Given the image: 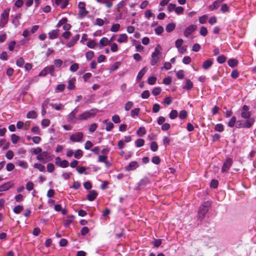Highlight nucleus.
Wrapping results in <instances>:
<instances>
[{
    "label": "nucleus",
    "instance_id": "nucleus-1",
    "mask_svg": "<svg viewBox=\"0 0 256 256\" xmlns=\"http://www.w3.org/2000/svg\"><path fill=\"white\" fill-rule=\"evenodd\" d=\"M98 112V110L96 108L84 111L78 116V120L83 121L94 118Z\"/></svg>",
    "mask_w": 256,
    "mask_h": 256
},
{
    "label": "nucleus",
    "instance_id": "nucleus-2",
    "mask_svg": "<svg viewBox=\"0 0 256 256\" xmlns=\"http://www.w3.org/2000/svg\"><path fill=\"white\" fill-rule=\"evenodd\" d=\"M211 205L208 202L203 203L199 208L198 212V218L200 220H202L208 212Z\"/></svg>",
    "mask_w": 256,
    "mask_h": 256
},
{
    "label": "nucleus",
    "instance_id": "nucleus-3",
    "mask_svg": "<svg viewBox=\"0 0 256 256\" xmlns=\"http://www.w3.org/2000/svg\"><path fill=\"white\" fill-rule=\"evenodd\" d=\"M161 50L162 48L160 46L158 45L156 47L154 52L152 54L150 64L152 66L155 65L158 61L160 57L162 56Z\"/></svg>",
    "mask_w": 256,
    "mask_h": 256
},
{
    "label": "nucleus",
    "instance_id": "nucleus-4",
    "mask_svg": "<svg viewBox=\"0 0 256 256\" xmlns=\"http://www.w3.org/2000/svg\"><path fill=\"white\" fill-rule=\"evenodd\" d=\"M10 8L4 10L0 15V26L3 28L8 23L9 18Z\"/></svg>",
    "mask_w": 256,
    "mask_h": 256
},
{
    "label": "nucleus",
    "instance_id": "nucleus-5",
    "mask_svg": "<svg viewBox=\"0 0 256 256\" xmlns=\"http://www.w3.org/2000/svg\"><path fill=\"white\" fill-rule=\"evenodd\" d=\"M254 119H249L248 120H246L244 122H242L241 121L238 120L236 122V126L237 128H249L254 124Z\"/></svg>",
    "mask_w": 256,
    "mask_h": 256
},
{
    "label": "nucleus",
    "instance_id": "nucleus-6",
    "mask_svg": "<svg viewBox=\"0 0 256 256\" xmlns=\"http://www.w3.org/2000/svg\"><path fill=\"white\" fill-rule=\"evenodd\" d=\"M250 108L246 105H244L241 110V116L242 118L248 120L249 119H254L250 118L251 112H250Z\"/></svg>",
    "mask_w": 256,
    "mask_h": 256
},
{
    "label": "nucleus",
    "instance_id": "nucleus-7",
    "mask_svg": "<svg viewBox=\"0 0 256 256\" xmlns=\"http://www.w3.org/2000/svg\"><path fill=\"white\" fill-rule=\"evenodd\" d=\"M78 107H76L72 112H70L67 116V120L68 122L71 124H74L76 120H78V117H76V114L78 112Z\"/></svg>",
    "mask_w": 256,
    "mask_h": 256
},
{
    "label": "nucleus",
    "instance_id": "nucleus-8",
    "mask_svg": "<svg viewBox=\"0 0 256 256\" xmlns=\"http://www.w3.org/2000/svg\"><path fill=\"white\" fill-rule=\"evenodd\" d=\"M83 138V134L81 132H77L72 134L70 140L72 142H80Z\"/></svg>",
    "mask_w": 256,
    "mask_h": 256
},
{
    "label": "nucleus",
    "instance_id": "nucleus-9",
    "mask_svg": "<svg viewBox=\"0 0 256 256\" xmlns=\"http://www.w3.org/2000/svg\"><path fill=\"white\" fill-rule=\"evenodd\" d=\"M232 164V160L230 158H227L224 163L222 168V172H227L231 167Z\"/></svg>",
    "mask_w": 256,
    "mask_h": 256
},
{
    "label": "nucleus",
    "instance_id": "nucleus-10",
    "mask_svg": "<svg viewBox=\"0 0 256 256\" xmlns=\"http://www.w3.org/2000/svg\"><path fill=\"white\" fill-rule=\"evenodd\" d=\"M55 164L56 165L62 168H66L68 166V162L67 160H62L61 158L58 156L55 159Z\"/></svg>",
    "mask_w": 256,
    "mask_h": 256
},
{
    "label": "nucleus",
    "instance_id": "nucleus-11",
    "mask_svg": "<svg viewBox=\"0 0 256 256\" xmlns=\"http://www.w3.org/2000/svg\"><path fill=\"white\" fill-rule=\"evenodd\" d=\"M139 166L138 162L136 161H132L129 163V164L125 166L124 169L127 172L134 170Z\"/></svg>",
    "mask_w": 256,
    "mask_h": 256
},
{
    "label": "nucleus",
    "instance_id": "nucleus-12",
    "mask_svg": "<svg viewBox=\"0 0 256 256\" xmlns=\"http://www.w3.org/2000/svg\"><path fill=\"white\" fill-rule=\"evenodd\" d=\"M197 26L195 24L190 25L184 31V36L188 37L196 30Z\"/></svg>",
    "mask_w": 256,
    "mask_h": 256
},
{
    "label": "nucleus",
    "instance_id": "nucleus-13",
    "mask_svg": "<svg viewBox=\"0 0 256 256\" xmlns=\"http://www.w3.org/2000/svg\"><path fill=\"white\" fill-rule=\"evenodd\" d=\"M48 157V153L47 152H42L40 154L37 156L36 158L40 161L45 162L49 161Z\"/></svg>",
    "mask_w": 256,
    "mask_h": 256
},
{
    "label": "nucleus",
    "instance_id": "nucleus-14",
    "mask_svg": "<svg viewBox=\"0 0 256 256\" xmlns=\"http://www.w3.org/2000/svg\"><path fill=\"white\" fill-rule=\"evenodd\" d=\"M14 185V182L12 181L6 182L0 186V192L6 191L9 190Z\"/></svg>",
    "mask_w": 256,
    "mask_h": 256
},
{
    "label": "nucleus",
    "instance_id": "nucleus-15",
    "mask_svg": "<svg viewBox=\"0 0 256 256\" xmlns=\"http://www.w3.org/2000/svg\"><path fill=\"white\" fill-rule=\"evenodd\" d=\"M59 32L60 30L58 28L50 32L48 34L49 38L51 40L56 38L58 36Z\"/></svg>",
    "mask_w": 256,
    "mask_h": 256
},
{
    "label": "nucleus",
    "instance_id": "nucleus-16",
    "mask_svg": "<svg viewBox=\"0 0 256 256\" xmlns=\"http://www.w3.org/2000/svg\"><path fill=\"white\" fill-rule=\"evenodd\" d=\"M98 196V194L94 190H90L87 196V198L90 201L94 200Z\"/></svg>",
    "mask_w": 256,
    "mask_h": 256
},
{
    "label": "nucleus",
    "instance_id": "nucleus-17",
    "mask_svg": "<svg viewBox=\"0 0 256 256\" xmlns=\"http://www.w3.org/2000/svg\"><path fill=\"white\" fill-rule=\"evenodd\" d=\"M76 79L74 78H71L68 81V88L69 90H74L75 88V82Z\"/></svg>",
    "mask_w": 256,
    "mask_h": 256
},
{
    "label": "nucleus",
    "instance_id": "nucleus-18",
    "mask_svg": "<svg viewBox=\"0 0 256 256\" xmlns=\"http://www.w3.org/2000/svg\"><path fill=\"white\" fill-rule=\"evenodd\" d=\"M96 1L99 4H104L108 8H111L113 6V2L110 1H108V0H96Z\"/></svg>",
    "mask_w": 256,
    "mask_h": 256
},
{
    "label": "nucleus",
    "instance_id": "nucleus-19",
    "mask_svg": "<svg viewBox=\"0 0 256 256\" xmlns=\"http://www.w3.org/2000/svg\"><path fill=\"white\" fill-rule=\"evenodd\" d=\"M224 1V0H216L213 4H212V5H210L209 6V8L211 10H213L215 9H216L218 8L219 6H220V4L221 2H222Z\"/></svg>",
    "mask_w": 256,
    "mask_h": 256
},
{
    "label": "nucleus",
    "instance_id": "nucleus-20",
    "mask_svg": "<svg viewBox=\"0 0 256 256\" xmlns=\"http://www.w3.org/2000/svg\"><path fill=\"white\" fill-rule=\"evenodd\" d=\"M128 37L126 34H120L119 38L117 41L120 43L126 42H128Z\"/></svg>",
    "mask_w": 256,
    "mask_h": 256
},
{
    "label": "nucleus",
    "instance_id": "nucleus-21",
    "mask_svg": "<svg viewBox=\"0 0 256 256\" xmlns=\"http://www.w3.org/2000/svg\"><path fill=\"white\" fill-rule=\"evenodd\" d=\"M109 40L108 38L104 37L100 40V48H101L104 46H106L109 44Z\"/></svg>",
    "mask_w": 256,
    "mask_h": 256
},
{
    "label": "nucleus",
    "instance_id": "nucleus-22",
    "mask_svg": "<svg viewBox=\"0 0 256 256\" xmlns=\"http://www.w3.org/2000/svg\"><path fill=\"white\" fill-rule=\"evenodd\" d=\"M74 217L72 216H68L64 220V224L66 227L68 226L74 220Z\"/></svg>",
    "mask_w": 256,
    "mask_h": 256
},
{
    "label": "nucleus",
    "instance_id": "nucleus-23",
    "mask_svg": "<svg viewBox=\"0 0 256 256\" xmlns=\"http://www.w3.org/2000/svg\"><path fill=\"white\" fill-rule=\"evenodd\" d=\"M150 181L148 178L144 177L142 178L138 182V186L140 187H144L146 186L148 184H149Z\"/></svg>",
    "mask_w": 256,
    "mask_h": 256
},
{
    "label": "nucleus",
    "instance_id": "nucleus-24",
    "mask_svg": "<svg viewBox=\"0 0 256 256\" xmlns=\"http://www.w3.org/2000/svg\"><path fill=\"white\" fill-rule=\"evenodd\" d=\"M212 64V62L210 60L204 61L202 64V68L205 70L208 69Z\"/></svg>",
    "mask_w": 256,
    "mask_h": 256
},
{
    "label": "nucleus",
    "instance_id": "nucleus-25",
    "mask_svg": "<svg viewBox=\"0 0 256 256\" xmlns=\"http://www.w3.org/2000/svg\"><path fill=\"white\" fill-rule=\"evenodd\" d=\"M175 28L176 24L174 23H170L166 25V30L168 32H170L174 30Z\"/></svg>",
    "mask_w": 256,
    "mask_h": 256
},
{
    "label": "nucleus",
    "instance_id": "nucleus-26",
    "mask_svg": "<svg viewBox=\"0 0 256 256\" xmlns=\"http://www.w3.org/2000/svg\"><path fill=\"white\" fill-rule=\"evenodd\" d=\"M146 70L147 69L146 67L144 68L141 70H140L136 77L137 80H140L142 79Z\"/></svg>",
    "mask_w": 256,
    "mask_h": 256
},
{
    "label": "nucleus",
    "instance_id": "nucleus-27",
    "mask_svg": "<svg viewBox=\"0 0 256 256\" xmlns=\"http://www.w3.org/2000/svg\"><path fill=\"white\" fill-rule=\"evenodd\" d=\"M192 86V82L190 80H187L186 82L185 85L183 86V88L188 90L191 89Z\"/></svg>",
    "mask_w": 256,
    "mask_h": 256
},
{
    "label": "nucleus",
    "instance_id": "nucleus-28",
    "mask_svg": "<svg viewBox=\"0 0 256 256\" xmlns=\"http://www.w3.org/2000/svg\"><path fill=\"white\" fill-rule=\"evenodd\" d=\"M238 64V60L236 59H230L228 61V64L230 66L234 68Z\"/></svg>",
    "mask_w": 256,
    "mask_h": 256
},
{
    "label": "nucleus",
    "instance_id": "nucleus-29",
    "mask_svg": "<svg viewBox=\"0 0 256 256\" xmlns=\"http://www.w3.org/2000/svg\"><path fill=\"white\" fill-rule=\"evenodd\" d=\"M46 70H47L48 73H50V75L52 76H54V72L55 68L54 66L53 65L50 66H46Z\"/></svg>",
    "mask_w": 256,
    "mask_h": 256
},
{
    "label": "nucleus",
    "instance_id": "nucleus-30",
    "mask_svg": "<svg viewBox=\"0 0 256 256\" xmlns=\"http://www.w3.org/2000/svg\"><path fill=\"white\" fill-rule=\"evenodd\" d=\"M83 152L80 150H77L74 153V157L76 158L80 159L83 156Z\"/></svg>",
    "mask_w": 256,
    "mask_h": 256
},
{
    "label": "nucleus",
    "instance_id": "nucleus-31",
    "mask_svg": "<svg viewBox=\"0 0 256 256\" xmlns=\"http://www.w3.org/2000/svg\"><path fill=\"white\" fill-rule=\"evenodd\" d=\"M236 116H233L231 118L230 120L228 123V126L230 128L234 127L236 124Z\"/></svg>",
    "mask_w": 256,
    "mask_h": 256
},
{
    "label": "nucleus",
    "instance_id": "nucleus-32",
    "mask_svg": "<svg viewBox=\"0 0 256 256\" xmlns=\"http://www.w3.org/2000/svg\"><path fill=\"white\" fill-rule=\"evenodd\" d=\"M136 134L140 136H142L146 134V130L144 127H140L136 132Z\"/></svg>",
    "mask_w": 256,
    "mask_h": 256
},
{
    "label": "nucleus",
    "instance_id": "nucleus-33",
    "mask_svg": "<svg viewBox=\"0 0 256 256\" xmlns=\"http://www.w3.org/2000/svg\"><path fill=\"white\" fill-rule=\"evenodd\" d=\"M120 28V26L118 24H114L110 28V31L112 32H118Z\"/></svg>",
    "mask_w": 256,
    "mask_h": 256
},
{
    "label": "nucleus",
    "instance_id": "nucleus-34",
    "mask_svg": "<svg viewBox=\"0 0 256 256\" xmlns=\"http://www.w3.org/2000/svg\"><path fill=\"white\" fill-rule=\"evenodd\" d=\"M140 112V108H136L130 111V116L132 118H134L136 116H138Z\"/></svg>",
    "mask_w": 256,
    "mask_h": 256
},
{
    "label": "nucleus",
    "instance_id": "nucleus-35",
    "mask_svg": "<svg viewBox=\"0 0 256 256\" xmlns=\"http://www.w3.org/2000/svg\"><path fill=\"white\" fill-rule=\"evenodd\" d=\"M36 113L34 110L30 111L26 115V117L28 118H36Z\"/></svg>",
    "mask_w": 256,
    "mask_h": 256
},
{
    "label": "nucleus",
    "instance_id": "nucleus-36",
    "mask_svg": "<svg viewBox=\"0 0 256 256\" xmlns=\"http://www.w3.org/2000/svg\"><path fill=\"white\" fill-rule=\"evenodd\" d=\"M18 166L24 168L26 169L28 168V163L24 160H20L18 162Z\"/></svg>",
    "mask_w": 256,
    "mask_h": 256
},
{
    "label": "nucleus",
    "instance_id": "nucleus-37",
    "mask_svg": "<svg viewBox=\"0 0 256 256\" xmlns=\"http://www.w3.org/2000/svg\"><path fill=\"white\" fill-rule=\"evenodd\" d=\"M34 167L38 169L40 172H44L45 170V166L40 164H34Z\"/></svg>",
    "mask_w": 256,
    "mask_h": 256
},
{
    "label": "nucleus",
    "instance_id": "nucleus-38",
    "mask_svg": "<svg viewBox=\"0 0 256 256\" xmlns=\"http://www.w3.org/2000/svg\"><path fill=\"white\" fill-rule=\"evenodd\" d=\"M24 208L22 206H17L14 208L13 211L15 214H20L23 210Z\"/></svg>",
    "mask_w": 256,
    "mask_h": 256
},
{
    "label": "nucleus",
    "instance_id": "nucleus-39",
    "mask_svg": "<svg viewBox=\"0 0 256 256\" xmlns=\"http://www.w3.org/2000/svg\"><path fill=\"white\" fill-rule=\"evenodd\" d=\"M162 91V89L160 87H156L152 90V94L153 95L156 96L158 95Z\"/></svg>",
    "mask_w": 256,
    "mask_h": 256
},
{
    "label": "nucleus",
    "instance_id": "nucleus-40",
    "mask_svg": "<svg viewBox=\"0 0 256 256\" xmlns=\"http://www.w3.org/2000/svg\"><path fill=\"white\" fill-rule=\"evenodd\" d=\"M150 150L152 152H156L158 149V145L156 144V142H152L150 143Z\"/></svg>",
    "mask_w": 256,
    "mask_h": 256
},
{
    "label": "nucleus",
    "instance_id": "nucleus-41",
    "mask_svg": "<svg viewBox=\"0 0 256 256\" xmlns=\"http://www.w3.org/2000/svg\"><path fill=\"white\" fill-rule=\"evenodd\" d=\"M156 81V78L155 76H150L148 79V82L150 85L154 84Z\"/></svg>",
    "mask_w": 256,
    "mask_h": 256
},
{
    "label": "nucleus",
    "instance_id": "nucleus-42",
    "mask_svg": "<svg viewBox=\"0 0 256 256\" xmlns=\"http://www.w3.org/2000/svg\"><path fill=\"white\" fill-rule=\"evenodd\" d=\"M20 140V137L15 134H12L11 136V140L14 144H16Z\"/></svg>",
    "mask_w": 256,
    "mask_h": 256
},
{
    "label": "nucleus",
    "instance_id": "nucleus-43",
    "mask_svg": "<svg viewBox=\"0 0 256 256\" xmlns=\"http://www.w3.org/2000/svg\"><path fill=\"white\" fill-rule=\"evenodd\" d=\"M144 144V140L142 138H138L136 142V146L138 148L143 146Z\"/></svg>",
    "mask_w": 256,
    "mask_h": 256
},
{
    "label": "nucleus",
    "instance_id": "nucleus-44",
    "mask_svg": "<svg viewBox=\"0 0 256 256\" xmlns=\"http://www.w3.org/2000/svg\"><path fill=\"white\" fill-rule=\"evenodd\" d=\"M208 32L207 28L206 27L202 26L200 28V35H202L204 36H205L207 35Z\"/></svg>",
    "mask_w": 256,
    "mask_h": 256
},
{
    "label": "nucleus",
    "instance_id": "nucleus-45",
    "mask_svg": "<svg viewBox=\"0 0 256 256\" xmlns=\"http://www.w3.org/2000/svg\"><path fill=\"white\" fill-rule=\"evenodd\" d=\"M178 112L176 110H172L170 114V118L171 119H174L178 116Z\"/></svg>",
    "mask_w": 256,
    "mask_h": 256
},
{
    "label": "nucleus",
    "instance_id": "nucleus-46",
    "mask_svg": "<svg viewBox=\"0 0 256 256\" xmlns=\"http://www.w3.org/2000/svg\"><path fill=\"white\" fill-rule=\"evenodd\" d=\"M134 104L131 101H128V102L126 104H125V106H124V109L126 111H128L132 107V106Z\"/></svg>",
    "mask_w": 256,
    "mask_h": 256
},
{
    "label": "nucleus",
    "instance_id": "nucleus-47",
    "mask_svg": "<svg viewBox=\"0 0 256 256\" xmlns=\"http://www.w3.org/2000/svg\"><path fill=\"white\" fill-rule=\"evenodd\" d=\"M62 60L60 59H56L54 60V64L57 68H60L62 64Z\"/></svg>",
    "mask_w": 256,
    "mask_h": 256
},
{
    "label": "nucleus",
    "instance_id": "nucleus-48",
    "mask_svg": "<svg viewBox=\"0 0 256 256\" xmlns=\"http://www.w3.org/2000/svg\"><path fill=\"white\" fill-rule=\"evenodd\" d=\"M187 116V112L184 110H182L180 112L179 114V118L182 119L184 120L186 118Z\"/></svg>",
    "mask_w": 256,
    "mask_h": 256
},
{
    "label": "nucleus",
    "instance_id": "nucleus-49",
    "mask_svg": "<svg viewBox=\"0 0 256 256\" xmlns=\"http://www.w3.org/2000/svg\"><path fill=\"white\" fill-rule=\"evenodd\" d=\"M24 63V59L22 58H19L16 62V65L19 67H22Z\"/></svg>",
    "mask_w": 256,
    "mask_h": 256
},
{
    "label": "nucleus",
    "instance_id": "nucleus-50",
    "mask_svg": "<svg viewBox=\"0 0 256 256\" xmlns=\"http://www.w3.org/2000/svg\"><path fill=\"white\" fill-rule=\"evenodd\" d=\"M78 64L76 63H75L70 66V70L72 72H75L78 69Z\"/></svg>",
    "mask_w": 256,
    "mask_h": 256
},
{
    "label": "nucleus",
    "instance_id": "nucleus-51",
    "mask_svg": "<svg viewBox=\"0 0 256 256\" xmlns=\"http://www.w3.org/2000/svg\"><path fill=\"white\" fill-rule=\"evenodd\" d=\"M14 152L12 150H8L6 154V157L8 159V160H11L12 158L14 157Z\"/></svg>",
    "mask_w": 256,
    "mask_h": 256
},
{
    "label": "nucleus",
    "instance_id": "nucleus-52",
    "mask_svg": "<svg viewBox=\"0 0 256 256\" xmlns=\"http://www.w3.org/2000/svg\"><path fill=\"white\" fill-rule=\"evenodd\" d=\"M214 130L218 132H222L224 130V126L221 124H217L214 127Z\"/></svg>",
    "mask_w": 256,
    "mask_h": 256
},
{
    "label": "nucleus",
    "instance_id": "nucleus-53",
    "mask_svg": "<svg viewBox=\"0 0 256 256\" xmlns=\"http://www.w3.org/2000/svg\"><path fill=\"white\" fill-rule=\"evenodd\" d=\"M98 127V125L96 123L92 124L89 127V132H94Z\"/></svg>",
    "mask_w": 256,
    "mask_h": 256
},
{
    "label": "nucleus",
    "instance_id": "nucleus-54",
    "mask_svg": "<svg viewBox=\"0 0 256 256\" xmlns=\"http://www.w3.org/2000/svg\"><path fill=\"white\" fill-rule=\"evenodd\" d=\"M142 98L143 99L148 98L150 96V92L148 90L144 91L141 95Z\"/></svg>",
    "mask_w": 256,
    "mask_h": 256
},
{
    "label": "nucleus",
    "instance_id": "nucleus-55",
    "mask_svg": "<svg viewBox=\"0 0 256 256\" xmlns=\"http://www.w3.org/2000/svg\"><path fill=\"white\" fill-rule=\"evenodd\" d=\"M48 171L49 172H52L54 170V164L52 163H48L47 165Z\"/></svg>",
    "mask_w": 256,
    "mask_h": 256
},
{
    "label": "nucleus",
    "instance_id": "nucleus-56",
    "mask_svg": "<svg viewBox=\"0 0 256 256\" xmlns=\"http://www.w3.org/2000/svg\"><path fill=\"white\" fill-rule=\"evenodd\" d=\"M226 58L223 55L220 56L217 58V61L220 64H223L224 62H226Z\"/></svg>",
    "mask_w": 256,
    "mask_h": 256
},
{
    "label": "nucleus",
    "instance_id": "nucleus-57",
    "mask_svg": "<svg viewBox=\"0 0 256 256\" xmlns=\"http://www.w3.org/2000/svg\"><path fill=\"white\" fill-rule=\"evenodd\" d=\"M152 162L154 164H158L160 163V160L158 156H154L152 158Z\"/></svg>",
    "mask_w": 256,
    "mask_h": 256
},
{
    "label": "nucleus",
    "instance_id": "nucleus-58",
    "mask_svg": "<svg viewBox=\"0 0 256 256\" xmlns=\"http://www.w3.org/2000/svg\"><path fill=\"white\" fill-rule=\"evenodd\" d=\"M14 168V165L11 162L8 163L6 166V170L8 172H10Z\"/></svg>",
    "mask_w": 256,
    "mask_h": 256
},
{
    "label": "nucleus",
    "instance_id": "nucleus-59",
    "mask_svg": "<svg viewBox=\"0 0 256 256\" xmlns=\"http://www.w3.org/2000/svg\"><path fill=\"white\" fill-rule=\"evenodd\" d=\"M208 19V16L206 15H204L199 18V22L200 24H204L206 22Z\"/></svg>",
    "mask_w": 256,
    "mask_h": 256
},
{
    "label": "nucleus",
    "instance_id": "nucleus-60",
    "mask_svg": "<svg viewBox=\"0 0 256 256\" xmlns=\"http://www.w3.org/2000/svg\"><path fill=\"white\" fill-rule=\"evenodd\" d=\"M34 184L31 182H29L26 184V188L28 191H30L34 188Z\"/></svg>",
    "mask_w": 256,
    "mask_h": 256
},
{
    "label": "nucleus",
    "instance_id": "nucleus-61",
    "mask_svg": "<svg viewBox=\"0 0 256 256\" xmlns=\"http://www.w3.org/2000/svg\"><path fill=\"white\" fill-rule=\"evenodd\" d=\"M183 42L184 40L181 38L177 40L175 42L176 48H179L182 47V45L183 44Z\"/></svg>",
    "mask_w": 256,
    "mask_h": 256
},
{
    "label": "nucleus",
    "instance_id": "nucleus-62",
    "mask_svg": "<svg viewBox=\"0 0 256 256\" xmlns=\"http://www.w3.org/2000/svg\"><path fill=\"white\" fill-rule=\"evenodd\" d=\"M86 58L88 60H91L94 56V52L92 51H88L86 53Z\"/></svg>",
    "mask_w": 256,
    "mask_h": 256
},
{
    "label": "nucleus",
    "instance_id": "nucleus-63",
    "mask_svg": "<svg viewBox=\"0 0 256 256\" xmlns=\"http://www.w3.org/2000/svg\"><path fill=\"white\" fill-rule=\"evenodd\" d=\"M88 232L89 228L86 226H84L82 228L80 234L82 236H85Z\"/></svg>",
    "mask_w": 256,
    "mask_h": 256
},
{
    "label": "nucleus",
    "instance_id": "nucleus-64",
    "mask_svg": "<svg viewBox=\"0 0 256 256\" xmlns=\"http://www.w3.org/2000/svg\"><path fill=\"white\" fill-rule=\"evenodd\" d=\"M184 72L183 70H180L176 73V76L178 79L182 80L184 77Z\"/></svg>",
    "mask_w": 256,
    "mask_h": 256
}]
</instances>
